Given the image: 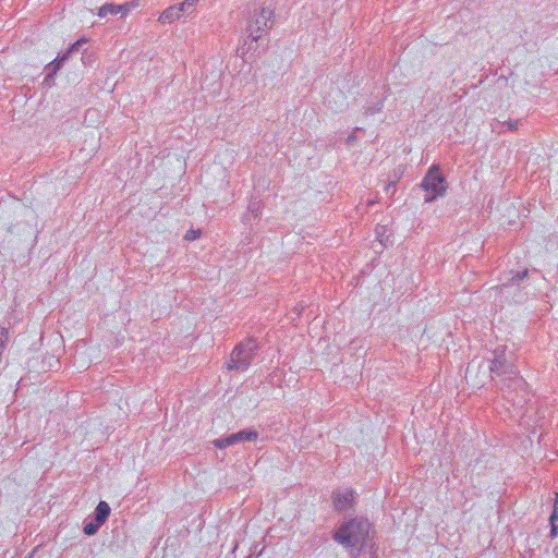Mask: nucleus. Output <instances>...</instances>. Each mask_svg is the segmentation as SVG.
<instances>
[{"mask_svg":"<svg viewBox=\"0 0 558 558\" xmlns=\"http://www.w3.org/2000/svg\"><path fill=\"white\" fill-rule=\"evenodd\" d=\"M489 369L497 376L508 375L502 380L505 397L515 407H523L526 402V383L520 377L512 364L505 357V348L494 350V359L490 361Z\"/></svg>","mask_w":558,"mask_h":558,"instance_id":"obj_1","label":"nucleus"},{"mask_svg":"<svg viewBox=\"0 0 558 558\" xmlns=\"http://www.w3.org/2000/svg\"><path fill=\"white\" fill-rule=\"evenodd\" d=\"M371 531L367 519L356 517L343 522L333 533V539L350 550L353 558L360 556L366 547Z\"/></svg>","mask_w":558,"mask_h":558,"instance_id":"obj_2","label":"nucleus"},{"mask_svg":"<svg viewBox=\"0 0 558 558\" xmlns=\"http://www.w3.org/2000/svg\"><path fill=\"white\" fill-rule=\"evenodd\" d=\"M257 351L258 344L255 339L248 338L240 342L232 350L227 362V368L229 371L245 372L252 364Z\"/></svg>","mask_w":558,"mask_h":558,"instance_id":"obj_3","label":"nucleus"},{"mask_svg":"<svg viewBox=\"0 0 558 558\" xmlns=\"http://www.w3.org/2000/svg\"><path fill=\"white\" fill-rule=\"evenodd\" d=\"M421 187L426 192L424 198L426 203H432L446 194L448 183L437 165H433L427 170L421 182Z\"/></svg>","mask_w":558,"mask_h":558,"instance_id":"obj_4","label":"nucleus"},{"mask_svg":"<svg viewBox=\"0 0 558 558\" xmlns=\"http://www.w3.org/2000/svg\"><path fill=\"white\" fill-rule=\"evenodd\" d=\"M272 15V10L268 8H260L258 12H255L245 27L247 39H251L252 43H256L263 32L270 29Z\"/></svg>","mask_w":558,"mask_h":558,"instance_id":"obj_5","label":"nucleus"},{"mask_svg":"<svg viewBox=\"0 0 558 558\" xmlns=\"http://www.w3.org/2000/svg\"><path fill=\"white\" fill-rule=\"evenodd\" d=\"M258 438V432L255 429H243L226 437L217 438L213 441L214 446L219 449L233 446L239 442L255 441Z\"/></svg>","mask_w":558,"mask_h":558,"instance_id":"obj_6","label":"nucleus"},{"mask_svg":"<svg viewBox=\"0 0 558 558\" xmlns=\"http://www.w3.org/2000/svg\"><path fill=\"white\" fill-rule=\"evenodd\" d=\"M83 44H86V40H84V39L76 40L62 56H58L52 62H50L46 68V70H47L46 81L48 78L52 77L53 75H56L57 72L63 65L64 61L69 59L71 53L74 51H78L80 47Z\"/></svg>","mask_w":558,"mask_h":558,"instance_id":"obj_7","label":"nucleus"},{"mask_svg":"<svg viewBox=\"0 0 558 558\" xmlns=\"http://www.w3.org/2000/svg\"><path fill=\"white\" fill-rule=\"evenodd\" d=\"M354 490L344 489L332 494L333 508L338 512H344L354 506Z\"/></svg>","mask_w":558,"mask_h":558,"instance_id":"obj_8","label":"nucleus"},{"mask_svg":"<svg viewBox=\"0 0 558 558\" xmlns=\"http://www.w3.org/2000/svg\"><path fill=\"white\" fill-rule=\"evenodd\" d=\"M197 2L198 0H184L179 4H175L180 19L189 17L194 14Z\"/></svg>","mask_w":558,"mask_h":558,"instance_id":"obj_9","label":"nucleus"},{"mask_svg":"<svg viewBox=\"0 0 558 558\" xmlns=\"http://www.w3.org/2000/svg\"><path fill=\"white\" fill-rule=\"evenodd\" d=\"M110 511L109 505L106 501H100L95 509L94 519H96L98 523L104 524L109 518Z\"/></svg>","mask_w":558,"mask_h":558,"instance_id":"obj_10","label":"nucleus"},{"mask_svg":"<svg viewBox=\"0 0 558 558\" xmlns=\"http://www.w3.org/2000/svg\"><path fill=\"white\" fill-rule=\"evenodd\" d=\"M177 20H180V14L178 13L175 5H171L161 12L158 22L166 24L172 23Z\"/></svg>","mask_w":558,"mask_h":558,"instance_id":"obj_11","label":"nucleus"},{"mask_svg":"<svg viewBox=\"0 0 558 558\" xmlns=\"http://www.w3.org/2000/svg\"><path fill=\"white\" fill-rule=\"evenodd\" d=\"M121 11V8L118 4L106 3L99 8L98 15L100 17H106L108 15H117Z\"/></svg>","mask_w":558,"mask_h":558,"instance_id":"obj_12","label":"nucleus"},{"mask_svg":"<svg viewBox=\"0 0 558 558\" xmlns=\"http://www.w3.org/2000/svg\"><path fill=\"white\" fill-rule=\"evenodd\" d=\"M101 525L102 524L98 523L96 519H93L84 524L83 532L88 536L95 535Z\"/></svg>","mask_w":558,"mask_h":558,"instance_id":"obj_13","label":"nucleus"},{"mask_svg":"<svg viewBox=\"0 0 558 558\" xmlns=\"http://www.w3.org/2000/svg\"><path fill=\"white\" fill-rule=\"evenodd\" d=\"M248 211L254 215L255 218L259 217L262 214L260 203L257 201L251 202L248 205Z\"/></svg>","mask_w":558,"mask_h":558,"instance_id":"obj_14","label":"nucleus"},{"mask_svg":"<svg viewBox=\"0 0 558 558\" xmlns=\"http://www.w3.org/2000/svg\"><path fill=\"white\" fill-rule=\"evenodd\" d=\"M520 120H509L502 123V126L506 125L509 131H515L519 126Z\"/></svg>","mask_w":558,"mask_h":558,"instance_id":"obj_15","label":"nucleus"},{"mask_svg":"<svg viewBox=\"0 0 558 558\" xmlns=\"http://www.w3.org/2000/svg\"><path fill=\"white\" fill-rule=\"evenodd\" d=\"M557 504H558V494L556 495V502H555L554 510H553L550 519H549L550 522H557L558 521V506H557Z\"/></svg>","mask_w":558,"mask_h":558,"instance_id":"obj_16","label":"nucleus"},{"mask_svg":"<svg viewBox=\"0 0 558 558\" xmlns=\"http://www.w3.org/2000/svg\"><path fill=\"white\" fill-rule=\"evenodd\" d=\"M526 276H527V270L517 271V274L512 277L511 280L513 282H519V281L523 280Z\"/></svg>","mask_w":558,"mask_h":558,"instance_id":"obj_17","label":"nucleus"},{"mask_svg":"<svg viewBox=\"0 0 558 558\" xmlns=\"http://www.w3.org/2000/svg\"><path fill=\"white\" fill-rule=\"evenodd\" d=\"M381 108H383V101H379L376 107L366 108L365 114H374V113L378 112Z\"/></svg>","mask_w":558,"mask_h":558,"instance_id":"obj_18","label":"nucleus"},{"mask_svg":"<svg viewBox=\"0 0 558 558\" xmlns=\"http://www.w3.org/2000/svg\"><path fill=\"white\" fill-rule=\"evenodd\" d=\"M199 230H190L185 234V239L189 241L195 240L199 235Z\"/></svg>","mask_w":558,"mask_h":558,"instance_id":"obj_19","label":"nucleus"},{"mask_svg":"<svg viewBox=\"0 0 558 558\" xmlns=\"http://www.w3.org/2000/svg\"><path fill=\"white\" fill-rule=\"evenodd\" d=\"M245 46H246V40H244V44L238 48V53H239L241 57H244V54H245L248 50H251V46H248L247 48H246Z\"/></svg>","mask_w":558,"mask_h":558,"instance_id":"obj_20","label":"nucleus"},{"mask_svg":"<svg viewBox=\"0 0 558 558\" xmlns=\"http://www.w3.org/2000/svg\"><path fill=\"white\" fill-rule=\"evenodd\" d=\"M558 535V526L556 522H550V537L555 538Z\"/></svg>","mask_w":558,"mask_h":558,"instance_id":"obj_21","label":"nucleus"},{"mask_svg":"<svg viewBox=\"0 0 558 558\" xmlns=\"http://www.w3.org/2000/svg\"><path fill=\"white\" fill-rule=\"evenodd\" d=\"M126 4H128L129 10L132 11L133 9L138 7L140 1L138 0H132L130 2H126Z\"/></svg>","mask_w":558,"mask_h":558,"instance_id":"obj_22","label":"nucleus"},{"mask_svg":"<svg viewBox=\"0 0 558 558\" xmlns=\"http://www.w3.org/2000/svg\"><path fill=\"white\" fill-rule=\"evenodd\" d=\"M118 5L121 8L120 14L126 15L130 12L126 2L123 4H118Z\"/></svg>","mask_w":558,"mask_h":558,"instance_id":"obj_23","label":"nucleus"},{"mask_svg":"<svg viewBox=\"0 0 558 558\" xmlns=\"http://www.w3.org/2000/svg\"><path fill=\"white\" fill-rule=\"evenodd\" d=\"M0 332L2 337L0 340H4L5 343L8 339V329L5 327H0Z\"/></svg>","mask_w":558,"mask_h":558,"instance_id":"obj_24","label":"nucleus"},{"mask_svg":"<svg viewBox=\"0 0 558 558\" xmlns=\"http://www.w3.org/2000/svg\"><path fill=\"white\" fill-rule=\"evenodd\" d=\"M355 140H356V136H355V134L353 133V134H351V135H349V136H348V138H347V143H348L349 145H352V144L355 142Z\"/></svg>","mask_w":558,"mask_h":558,"instance_id":"obj_25","label":"nucleus"}]
</instances>
